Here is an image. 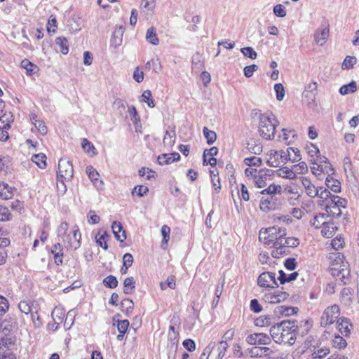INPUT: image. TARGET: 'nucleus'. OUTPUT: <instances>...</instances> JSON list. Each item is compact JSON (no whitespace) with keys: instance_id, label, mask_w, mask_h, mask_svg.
Returning a JSON list of instances; mask_svg holds the SVG:
<instances>
[{"instance_id":"obj_1","label":"nucleus","mask_w":359,"mask_h":359,"mask_svg":"<svg viewBox=\"0 0 359 359\" xmlns=\"http://www.w3.org/2000/svg\"><path fill=\"white\" fill-rule=\"evenodd\" d=\"M259 239L264 244L271 245L275 249L271 255L278 258L286 252L288 248H294L299 244L296 237H287L286 229L280 226H272L259 231Z\"/></svg>"},{"instance_id":"obj_2","label":"nucleus","mask_w":359,"mask_h":359,"mask_svg":"<svg viewBox=\"0 0 359 359\" xmlns=\"http://www.w3.org/2000/svg\"><path fill=\"white\" fill-rule=\"evenodd\" d=\"M294 323L283 321L273 325L270 329L271 339L277 344H293L295 341L296 334Z\"/></svg>"},{"instance_id":"obj_3","label":"nucleus","mask_w":359,"mask_h":359,"mask_svg":"<svg viewBox=\"0 0 359 359\" xmlns=\"http://www.w3.org/2000/svg\"><path fill=\"white\" fill-rule=\"evenodd\" d=\"M57 232L59 241L63 243L64 246L68 250H76L80 248L81 234L77 225H74L68 232V224L62 222L58 226Z\"/></svg>"},{"instance_id":"obj_4","label":"nucleus","mask_w":359,"mask_h":359,"mask_svg":"<svg viewBox=\"0 0 359 359\" xmlns=\"http://www.w3.org/2000/svg\"><path fill=\"white\" fill-rule=\"evenodd\" d=\"M255 116L258 119V133L259 135L265 140H271L275 137L276 128L279 124L272 113H258Z\"/></svg>"},{"instance_id":"obj_5","label":"nucleus","mask_w":359,"mask_h":359,"mask_svg":"<svg viewBox=\"0 0 359 359\" xmlns=\"http://www.w3.org/2000/svg\"><path fill=\"white\" fill-rule=\"evenodd\" d=\"M334 259L330 265V271L333 276L339 278L346 284V279L348 278L350 271L348 269V264L344 260V256L339 253L334 255Z\"/></svg>"},{"instance_id":"obj_6","label":"nucleus","mask_w":359,"mask_h":359,"mask_svg":"<svg viewBox=\"0 0 359 359\" xmlns=\"http://www.w3.org/2000/svg\"><path fill=\"white\" fill-rule=\"evenodd\" d=\"M74 169L72 163L66 158H61L58 163L57 180L60 181L66 191L65 181H69L73 177Z\"/></svg>"},{"instance_id":"obj_7","label":"nucleus","mask_w":359,"mask_h":359,"mask_svg":"<svg viewBox=\"0 0 359 359\" xmlns=\"http://www.w3.org/2000/svg\"><path fill=\"white\" fill-rule=\"evenodd\" d=\"M340 315V309L337 304L327 306L320 317V324L322 327H327L338 320Z\"/></svg>"},{"instance_id":"obj_8","label":"nucleus","mask_w":359,"mask_h":359,"mask_svg":"<svg viewBox=\"0 0 359 359\" xmlns=\"http://www.w3.org/2000/svg\"><path fill=\"white\" fill-rule=\"evenodd\" d=\"M267 163L270 166L277 167L279 163H285L288 161L287 153L283 150H270L268 154Z\"/></svg>"},{"instance_id":"obj_9","label":"nucleus","mask_w":359,"mask_h":359,"mask_svg":"<svg viewBox=\"0 0 359 359\" xmlns=\"http://www.w3.org/2000/svg\"><path fill=\"white\" fill-rule=\"evenodd\" d=\"M257 284L262 287L276 288L278 284L276 280V274L273 272H263L257 278Z\"/></svg>"},{"instance_id":"obj_10","label":"nucleus","mask_w":359,"mask_h":359,"mask_svg":"<svg viewBox=\"0 0 359 359\" xmlns=\"http://www.w3.org/2000/svg\"><path fill=\"white\" fill-rule=\"evenodd\" d=\"M246 341L251 345H268L271 343V337L264 333H253L248 335Z\"/></svg>"},{"instance_id":"obj_11","label":"nucleus","mask_w":359,"mask_h":359,"mask_svg":"<svg viewBox=\"0 0 359 359\" xmlns=\"http://www.w3.org/2000/svg\"><path fill=\"white\" fill-rule=\"evenodd\" d=\"M289 297V294L286 292L277 291L274 292H269L264 295L262 299L269 304H278L286 300Z\"/></svg>"},{"instance_id":"obj_12","label":"nucleus","mask_w":359,"mask_h":359,"mask_svg":"<svg viewBox=\"0 0 359 359\" xmlns=\"http://www.w3.org/2000/svg\"><path fill=\"white\" fill-rule=\"evenodd\" d=\"M271 170H259V173L253 180L255 184L258 188H262L266 186L267 182L271 180Z\"/></svg>"},{"instance_id":"obj_13","label":"nucleus","mask_w":359,"mask_h":359,"mask_svg":"<svg viewBox=\"0 0 359 359\" xmlns=\"http://www.w3.org/2000/svg\"><path fill=\"white\" fill-rule=\"evenodd\" d=\"M248 353L252 358H262L270 355L273 351L266 346H253L248 349Z\"/></svg>"},{"instance_id":"obj_14","label":"nucleus","mask_w":359,"mask_h":359,"mask_svg":"<svg viewBox=\"0 0 359 359\" xmlns=\"http://www.w3.org/2000/svg\"><path fill=\"white\" fill-rule=\"evenodd\" d=\"M302 185L304 186L306 194L311 198L317 196L318 188H316L311 182L310 179L306 177H300Z\"/></svg>"},{"instance_id":"obj_15","label":"nucleus","mask_w":359,"mask_h":359,"mask_svg":"<svg viewBox=\"0 0 359 359\" xmlns=\"http://www.w3.org/2000/svg\"><path fill=\"white\" fill-rule=\"evenodd\" d=\"M111 229L115 238L118 241L123 242L126 239V232L121 222L116 221L113 222Z\"/></svg>"},{"instance_id":"obj_16","label":"nucleus","mask_w":359,"mask_h":359,"mask_svg":"<svg viewBox=\"0 0 359 359\" xmlns=\"http://www.w3.org/2000/svg\"><path fill=\"white\" fill-rule=\"evenodd\" d=\"M273 175L287 180H293L294 177V172L292 168H290L287 166H282L273 172Z\"/></svg>"},{"instance_id":"obj_17","label":"nucleus","mask_w":359,"mask_h":359,"mask_svg":"<svg viewBox=\"0 0 359 359\" xmlns=\"http://www.w3.org/2000/svg\"><path fill=\"white\" fill-rule=\"evenodd\" d=\"M86 172L94 186L97 188H102L103 182L99 179L100 174L98 172L93 166H88L86 168Z\"/></svg>"},{"instance_id":"obj_18","label":"nucleus","mask_w":359,"mask_h":359,"mask_svg":"<svg viewBox=\"0 0 359 359\" xmlns=\"http://www.w3.org/2000/svg\"><path fill=\"white\" fill-rule=\"evenodd\" d=\"M156 1L155 0H142L140 6V11L146 15L151 16L156 7Z\"/></svg>"},{"instance_id":"obj_19","label":"nucleus","mask_w":359,"mask_h":359,"mask_svg":"<svg viewBox=\"0 0 359 359\" xmlns=\"http://www.w3.org/2000/svg\"><path fill=\"white\" fill-rule=\"evenodd\" d=\"M259 208L263 212H269L276 208V204L273 201V196L262 197L260 200Z\"/></svg>"},{"instance_id":"obj_20","label":"nucleus","mask_w":359,"mask_h":359,"mask_svg":"<svg viewBox=\"0 0 359 359\" xmlns=\"http://www.w3.org/2000/svg\"><path fill=\"white\" fill-rule=\"evenodd\" d=\"M305 149L309 156V161L311 163H318V156L320 153L318 148L312 143L306 144Z\"/></svg>"},{"instance_id":"obj_21","label":"nucleus","mask_w":359,"mask_h":359,"mask_svg":"<svg viewBox=\"0 0 359 359\" xmlns=\"http://www.w3.org/2000/svg\"><path fill=\"white\" fill-rule=\"evenodd\" d=\"M330 34V30L327 27L321 28L315 34V41L319 46H323L326 42Z\"/></svg>"},{"instance_id":"obj_22","label":"nucleus","mask_w":359,"mask_h":359,"mask_svg":"<svg viewBox=\"0 0 359 359\" xmlns=\"http://www.w3.org/2000/svg\"><path fill=\"white\" fill-rule=\"evenodd\" d=\"M338 329L339 332L344 334L348 335L352 327V324L350 323L349 320L346 318H340L337 320Z\"/></svg>"},{"instance_id":"obj_23","label":"nucleus","mask_w":359,"mask_h":359,"mask_svg":"<svg viewBox=\"0 0 359 359\" xmlns=\"http://www.w3.org/2000/svg\"><path fill=\"white\" fill-rule=\"evenodd\" d=\"M13 196V188L9 187L8 184L0 182V198L8 200Z\"/></svg>"},{"instance_id":"obj_24","label":"nucleus","mask_w":359,"mask_h":359,"mask_svg":"<svg viewBox=\"0 0 359 359\" xmlns=\"http://www.w3.org/2000/svg\"><path fill=\"white\" fill-rule=\"evenodd\" d=\"M337 230V226L332 222H327L324 226L322 227L321 234L323 236L326 238L332 237L335 231Z\"/></svg>"},{"instance_id":"obj_25","label":"nucleus","mask_w":359,"mask_h":359,"mask_svg":"<svg viewBox=\"0 0 359 359\" xmlns=\"http://www.w3.org/2000/svg\"><path fill=\"white\" fill-rule=\"evenodd\" d=\"M62 246L60 243L55 244L51 250V252L53 254L55 257V262L59 265L62 263Z\"/></svg>"},{"instance_id":"obj_26","label":"nucleus","mask_w":359,"mask_h":359,"mask_svg":"<svg viewBox=\"0 0 359 359\" xmlns=\"http://www.w3.org/2000/svg\"><path fill=\"white\" fill-rule=\"evenodd\" d=\"M327 217L328 216L325 213H318L311 221V224L316 229L323 227L327 222L326 221Z\"/></svg>"},{"instance_id":"obj_27","label":"nucleus","mask_w":359,"mask_h":359,"mask_svg":"<svg viewBox=\"0 0 359 359\" xmlns=\"http://www.w3.org/2000/svg\"><path fill=\"white\" fill-rule=\"evenodd\" d=\"M145 39L148 43L153 46H157L159 43L156 29L154 27H151L147 29Z\"/></svg>"},{"instance_id":"obj_28","label":"nucleus","mask_w":359,"mask_h":359,"mask_svg":"<svg viewBox=\"0 0 359 359\" xmlns=\"http://www.w3.org/2000/svg\"><path fill=\"white\" fill-rule=\"evenodd\" d=\"M176 135L175 130L166 131L163 137V143L165 147L171 148L175 142Z\"/></svg>"},{"instance_id":"obj_29","label":"nucleus","mask_w":359,"mask_h":359,"mask_svg":"<svg viewBox=\"0 0 359 359\" xmlns=\"http://www.w3.org/2000/svg\"><path fill=\"white\" fill-rule=\"evenodd\" d=\"M20 66L22 69L26 70V73L29 76H32L38 71L36 65H34L28 60L25 59L21 62Z\"/></svg>"},{"instance_id":"obj_30","label":"nucleus","mask_w":359,"mask_h":359,"mask_svg":"<svg viewBox=\"0 0 359 359\" xmlns=\"http://www.w3.org/2000/svg\"><path fill=\"white\" fill-rule=\"evenodd\" d=\"M281 191H282V187L280 185L271 184L266 189H263L261 191V194H262V195L267 194V195H269L268 196L273 197L274 194H280Z\"/></svg>"},{"instance_id":"obj_31","label":"nucleus","mask_w":359,"mask_h":359,"mask_svg":"<svg viewBox=\"0 0 359 359\" xmlns=\"http://www.w3.org/2000/svg\"><path fill=\"white\" fill-rule=\"evenodd\" d=\"M229 347L228 343L224 341V339H222L217 347V355L215 356V359H222L223 357L225 355V353Z\"/></svg>"},{"instance_id":"obj_32","label":"nucleus","mask_w":359,"mask_h":359,"mask_svg":"<svg viewBox=\"0 0 359 359\" xmlns=\"http://www.w3.org/2000/svg\"><path fill=\"white\" fill-rule=\"evenodd\" d=\"M288 161L292 163L299 162L302 159L300 151L298 149L290 147L287 150Z\"/></svg>"},{"instance_id":"obj_33","label":"nucleus","mask_w":359,"mask_h":359,"mask_svg":"<svg viewBox=\"0 0 359 359\" xmlns=\"http://www.w3.org/2000/svg\"><path fill=\"white\" fill-rule=\"evenodd\" d=\"M292 169L294 172L295 178L297 175H302L308 172V166L304 161H300L297 164L294 165Z\"/></svg>"},{"instance_id":"obj_34","label":"nucleus","mask_w":359,"mask_h":359,"mask_svg":"<svg viewBox=\"0 0 359 359\" xmlns=\"http://www.w3.org/2000/svg\"><path fill=\"white\" fill-rule=\"evenodd\" d=\"M357 90L356 83L355 81H351L348 84L342 86L339 89V93L341 95H346L348 93H353L355 92Z\"/></svg>"},{"instance_id":"obj_35","label":"nucleus","mask_w":359,"mask_h":359,"mask_svg":"<svg viewBox=\"0 0 359 359\" xmlns=\"http://www.w3.org/2000/svg\"><path fill=\"white\" fill-rule=\"evenodd\" d=\"M325 210L329 215L333 217H339L341 215V208L338 206L333 205L329 201L325 205Z\"/></svg>"},{"instance_id":"obj_36","label":"nucleus","mask_w":359,"mask_h":359,"mask_svg":"<svg viewBox=\"0 0 359 359\" xmlns=\"http://www.w3.org/2000/svg\"><path fill=\"white\" fill-rule=\"evenodd\" d=\"M32 160L40 168H45L46 167V156L45 154L42 153L33 155L32 157Z\"/></svg>"},{"instance_id":"obj_37","label":"nucleus","mask_w":359,"mask_h":359,"mask_svg":"<svg viewBox=\"0 0 359 359\" xmlns=\"http://www.w3.org/2000/svg\"><path fill=\"white\" fill-rule=\"evenodd\" d=\"M56 44L60 48V51L63 55H67L69 52L68 41L65 37H57L55 40Z\"/></svg>"},{"instance_id":"obj_38","label":"nucleus","mask_w":359,"mask_h":359,"mask_svg":"<svg viewBox=\"0 0 359 359\" xmlns=\"http://www.w3.org/2000/svg\"><path fill=\"white\" fill-rule=\"evenodd\" d=\"M125 294H130L135 287V282L133 277H128L123 281Z\"/></svg>"},{"instance_id":"obj_39","label":"nucleus","mask_w":359,"mask_h":359,"mask_svg":"<svg viewBox=\"0 0 359 359\" xmlns=\"http://www.w3.org/2000/svg\"><path fill=\"white\" fill-rule=\"evenodd\" d=\"M326 184L334 193H338L341 191V183L337 180L333 178L327 179Z\"/></svg>"},{"instance_id":"obj_40","label":"nucleus","mask_w":359,"mask_h":359,"mask_svg":"<svg viewBox=\"0 0 359 359\" xmlns=\"http://www.w3.org/2000/svg\"><path fill=\"white\" fill-rule=\"evenodd\" d=\"M203 133L207 140V143L208 144H212L216 141L217 135L215 132L210 130L207 127H204L203 129Z\"/></svg>"},{"instance_id":"obj_41","label":"nucleus","mask_w":359,"mask_h":359,"mask_svg":"<svg viewBox=\"0 0 359 359\" xmlns=\"http://www.w3.org/2000/svg\"><path fill=\"white\" fill-rule=\"evenodd\" d=\"M333 347L338 349H343L346 347L347 343L346 340L340 335H335L332 341Z\"/></svg>"},{"instance_id":"obj_42","label":"nucleus","mask_w":359,"mask_h":359,"mask_svg":"<svg viewBox=\"0 0 359 359\" xmlns=\"http://www.w3.org/2000/svg\"><path fill=\"white\" fill-rule=\"evenodd\" d=\"M133 305V302L131 299L126 298L121 303V310L128 314L132 312Z\"/></svg>"},{"instance_id":"obj_43","label":"nucleus","mask_w":359,"mask_h":359,"mask_svg":"<svg viewBox=\"0 0 359 359\" xmlns=\"http://www.w3.org/2000/svg\"><path fill=\"white\" fill-rule=\"evenodd\" d=\"M329 202H330L333 205L338 206L340 208H345L347 205L346 200L338 196H332Z\"/></svg>"},{"instance_id":"obj_44","label":"nucleus","mask_w":359,"mask_h":359,"mask_svg":"<svg viewBox=\"0 0 359 359\" xmlns=\"http://www.w3.org/2000/svg\"><path fill=\"white\" fill-rule=\"evenodd\" d=\"M271 320V318L269 316H262L255 319V325L258 327L269 326Z\"/></svg>"},{"instance_id":"obj_45","label":"nucleus","mask_w":359,"mask_h":359,"mask_svg":"<svg viewBox=\"0 0 359 359\" xmlns=\"http://www.w3.org/2000/svg\"><path fill=\"white\" fill-rule=\"evenodd\" d=\"M142 98V102H146L149 107H154L155 104L151 97V93L149 90H147L143 92Z\"/></svg>"},{"instance_id":"obj_46","label":"nucleus","mask_w":359,"mask_h":359,"mask_svg":"<svg viewBox=\"0 0 359 359\" xmlns=\"http://www.w3.org/2000/svg\"><path fill=\"white\" fill-rule=\"evenodd\" d=\"M103 283L106 287L114 289L117 287L118 280L115 276L109 275L103 280Z\"/></svg>"},{"instance_id":"obj_47","label":"nucleus","mask_w":359,"mask_h":359,"mask_svg":"<svg viewBox=\"0 0 359 359\" xmlns=\"http://www.w3.org/2000/svg\"><path fill=\"white\" fill-rule=\"evenodd\" d=\"M357 58L354 56H346L344 60L341 68L343 69H350L353 68V65L356 63Z\"/></svg>"},{"instance_id":"obj_48","label":"nucleus","mask_w":359,"mask_h":359,"mask_svg":"<svg viewBox=\"0 0 359 359\" xmlns=\"http://www.w3.org/2000/svg\"><path fill=\"white\" fill-rule=\"evenodd\" d=\"M216 344L214 341H211L209 344L203 349V353L200 356V359H208L209 356L212 353L213 349L215 348Z\"/></svg>"},{"instance_id":"obj_49","label":"nucleus","mask_w":359,"mask_h":359,"mask_svg":"<svg viewBox=\"0 0 359 359\" xmlns=\"http://www.w3.org/2000/svg\"><path fill=\"white\" fill-rule=\"evenodd\" d=\"M160 287L162 290H166L168 287L174 289L175 287V279L174 276H170L165 282L160 283Z\"/></svg>"},{"instance_id":"obj_50","label":"nucleus","mask_w":359,"mask_h":359,"mask_svg":"<svg viewBox=\"0 0 359 359\" xmlns=\"http://www.w3.org/2000/svg\"><path fill=\"white\" fill-rule=\"evenodd\" d=\"M11 214L7 207L0 205V221L6 222L11 219Z\"/></svg>"},{"instance_id":"obj_51","label":"nucleus","mask_w":359,"mask_h":359,"mask_svg":"<svg viewBox=\"0 0 359 359\" xmlns=\"http://www.w3.org/2000/svg\"><path fill=\"white\" fill-rule=\"evenodd\" d=\"M128 112L133 124H137L140 122V117L137 114V111L134 106L128 107Z\"/></svg>"},{"instance_id":"obj_52","label":"nucleus","mask_w":359,"mask_h":359,"mask_svg":"<svg viewBox=\"0 0 359 359\" xmlns=\"http://www.w3.org/2000/svg\"><path fill=\"white\" fill-rule=\"evenodd\" d=\"M163 236L162 245H167L170 239V228L167 225H163L161 229Z\"/></svg>"},{"instance_id":"obj_53","label":"nucleus","mask_w":359,"mask_h":359,"mask_svg":"<svg viewBox=\"0 0 359 359\" xmlns=\"http://www.w3.org/2000/svg\"><path fill=\"white\" fill-rule=\"evenodd\" d=\"M244 163L249 166H252V165L259 166L262 165V161L259 157L252 156V157L245 158L244 159Z\"/></svg>"},{"instance_id":"obj_54","label":"nucleus","mask_w":359,"mask_h":359,"mask_svg":"<svg viewBox=\"0 0 359 359\" xmlns=\"http://www.w3.org/2000/svg\"><path fill=\"white\" fill-rule=\"evenodd\" d=\"M274 90L276 93V99L279 101L283 100L285 97V88L281 83H276L274 86Z\"/></svg>"},{"instance_id":"obj_55","label":"nucleus","mask_w":359,"mask_h":359,"mask_svg":"<svg viewBox=\"0 0 359 359\" xmlns=\"http://www.w3.org/2000/svg\"><path fill=\"white\" fill-rule=\"evenodd\" d=\"M64 315L63 310L60 308L55 307L52 312V317L56 323H59L62 320V316Z\"/></svg>"},{"instance_id":"obj_56","label":"nucleus","mask_w":359,"mask_h":359,"mask_svg":"<svg viewBox=\"0 0 359 359\" xmlns=\"http://www.w3.org/2000/svg\"><path fill=\"white\" fill-rule=\"evenodd\" d=\"M241 53L250 59H256L257 54L252 47H245L241 49Z\"/></svg>"},{"instance_id":"obj_57","label":"nucleus","mask_w":359,"mask_h":359,"mask_svg":"<svg viewBox=\"0 0 359 359\" xmlns=\"http://www.w3.org/2000/svg\"><path fill=\"white\" fill-rule=\"evenodd\" d=\"M273 13L280 18H284L287 15L285 8L282 4H277L273 7Z\"/></svg>"},{"instance_id":"obj_58","label":"nucleus","mask_w":359,"mask_h":359,"mask_svg":"<svg viewBox=\"0 0 359 359\" xmlns=\"http://www.w3.org/2000/svg\"><path fill=\"white\" fill-rule=\"evenodd\" d=\"M317 196L323 201H327L328 202L330 200L331 196L332 195L330 194L329 190L324 189L323 187H320L318 189V193Z\"/></svg>"},{"instance_id":"obj_59","label":"nucleus","mask_w":359,"mask_h":359,"mask_svg":"<svg viewBox=\"0 0 359 359\" xmlns=\"http://www.w3.org/2000/svg\"><path fill=\"white\" fill-rule=\"evenodd\" d=\"M8 301L4 297L0 295V314L4 316L8 311Z\"/></svg>"},{"instance_id":"obj_60","label":"nucleus","mask_w":359,"mask_h":359,"mask_svg":"<svg viewBox=\"0 0 359 359\" xmlns=\"http://www.w3.org/2000/svg\"><path fill=\"white\" fill-rule=\"evenodd\" d=\"M35 128L41 135H46L48 132V128L42 121L35 120L34 123Z\"/></svg>"},{"instance_id":"obj_61","label":"nucleus","mask_w":359,"mask_h":359,"mask_svg":"<svg viewBox=\"0 0 359 359\" xmlns=\"http://www.w3.org/2000/svg\"><path fill=\"white\" fill-rule=\"evenodd\" d=\"M149 191V189L145 186L139 185L133 189L132 192L133 195L137 194L138 196L142 197Z\"/></svg>"},{"instance_id":"obj_62","label":"nucleus","mask_w":359,"mask_h":359,"mask_svg":"<svg viewBox=\"0 0 359 359\" xmlns=\"http://www.w3.org/2000/svg\"><path fill=\"white\" fill-rule=\"evenodd\" d=\"M82 148L86 152L93 151V154H96L95 152V148L93 144L89 142L87 139H83L81 143Z\"/></svg>"},{"instance_id":"obj_63","label":"nucleus","mask_w":359,"mask_h":359,"mask_svg":"<svg viewBox=\"0 0 359 359\" xmlns=\"http://www.w3.org/2000/svg\"><path fill=\"white\" fill-rule=\"evenodd\" d=\"M344 243L343 238L341 236H337L332 241L331 245L333 249L338 250L343 246Z\"/></svg>"},{"instance_id":"obj_64","label":"nucleus","mask_w":359,"mask_h":359,"mask_svg":"<svg viewBox=\"0 0 359 359\" xmlns=\"http://www.w3.org/2000/svg\"><path fill=\"white\" fill-rule=\"evenodd\" d=\"M18 308L22 313L26 315H28L31 312V306L26 301H21L18 304Z\"/></svg>"}]
</instances>
